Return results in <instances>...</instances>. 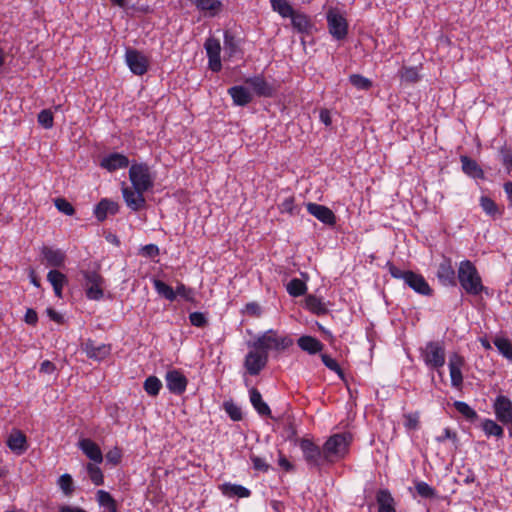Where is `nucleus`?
<instances>
[{"mask_svg":"<svg viewBox=\"0 0 512 512\" xmlns=\"http://www.w3.org/2000/svg\"><path fill=\"white\" fill-rule=\"evenodd\" d=\"M353 435L350 432L334 433L322 445L326 464H335L345 459L350 451Z\"/></svg>","mask_w":512,"mask_h":512,"instance_id":"f257e3e1","label":"nucleus"},{"mask_svg":"<svg viewBox=\"0 0 512 512\" xmlns=\"http://www.w3.org/2000/svg\"><path fill=\"white\" fill-rule=\"evenodd\" d=\"M457 280L468 295H480L485 289L476 266L470 260H463L459 263Z\"/></svg>","mask_w":512,"mask_h":512,"instance_id":"f03ea898","label":"nucleus"},{"mask_svg":"<svg viewBox=\"0 0 512 512\" xmlns=\"http://www.w3.org/2000/svg\"><path fill=\"white\" fill-rule=\"evenodd\" d=\"M387 267L390 275L394 279L402 280L409 288L423 296H430L433 293L432 288L421 275L411 270H402L394 264L388 262Z\"/></svg>","mask_w":512,"mask_h":512,"instance_id":"7ed1b4c3","label":"nucleus"},{"mask_svg":"<svg viewBox=\"0 0 512 512\" xmlns=\"http://www.w3.org/2000/svg\"><path fill=\"white\" fill-rule=\"evenodd\" d=\"M293 345V339L287 335H280L276 330L269 329L262 333L253 343L256 350L267 353L271 350L282 352Z\"/></svg>","mask_w":512,"mask_h":512,"instance_id":"20e7f679","label":"nucleus"},{"mask_svg":"<svg viewBox=\"0 0 512 512\" xmlns=\"http://www.w3.org/2000/svg\"><path fill=\"white\" fill-rule=\"evenodd\" d=\"M420 358L432 370H439L445 365L446 353L443 341H428L419 349Z\"/></svg>","mask_w":512,"mask_h":512,"instance_id":"39448f33","label":"nucleus"},{"mask_svg":"<svg viewBox=\"0 0 512 512\" xmlns=\"http://www.w3.org/2000/svg\"><path fill=\"white\" fill-rule=\"evenodd\" d=\"M129 180L133 188L144 193L154 186V176L146 163H133L129 168Z\"/></svg>","mask_w":512,"mask_h":512,"instance_id":"423d86ee","label":"nucleus"},{"mask_svg":"<svg viewBox=\"0 0 512 512\" xmlns=\"http://www.w3.org/2000/svg\"><path fill=\"white\" fill-rule=\"evenodd\" d=\"M298 444L302 451L303 458L309 467L321 468L326 464L323 447L320 448L313 440L308 438L299 439Z\"/></svg>","mask_w":512,"mask_h":512,"instance_id":"0eeeda50","label":"nucleus"},{"mask_svg":"<svg viewBox=\"0 0 512 512\" xmlns=\"http://www.w3.org/2000/svg\"><path fill=\"white\" fill-rule=\"evenodd\" d=\"M327 27L330 35L338 41L348 35L349 24L345 16L336 8H330L326 13Z\"/></svg>","mask_w":512,"mask_h":512,"instance_id":"6e6552de","label":"nucleus"},{"mask_svg":"<svg viewBox=\"0 0 512 512\" xmlns=\"http://www.w3.org/2000/svg\"><path fill=\"white\" fill-rule=\"evenodd\" d=\"M86 281V296L90 300H100L103 298V277L96 271H87L84 273Z\"/></svg>","mask_w":512,"mask_h":512,"instance_id":"1a4fd4ad","label":"nucleus"},{"mask_svg":"<svg viewBox=\"0 0 512 512\" xmlns=\"http://www.w3.org/2000/svg\"><path fill=\"white\" fill-rule=\"evenodd\" d=\"M268 363V354L259 350L249 351L244 360V367L248 374L258 375Z\"/></svg>","mask_w":512,"mask_h":512,"instance_id":"9d476101","label":"nucleus"},{"mask_svg":"<svg viewBox=\"0 0 512 512\" xmlns=\"http://www.w3.org/2000/svg\"><path fill=\"white\" fill-rule=\"evenodd\" d=\"M465 358L457 352L451 353L449 356L448 367L451 379V385L459 389L463 385L462 369L465 366Z\"/></svg>","mask_w":512,"mask_h":512,"instance_id":"9b49d317","label":"nucleus"},{"mask_svg":"<svg viewBox=\"0 0 512 512\" xmlns=\"http://www.w3.org/2000/svg\"><path fill=\"white\" fill-rule=\"evenodd\" d=\"M126 63L131 72L142 76L148 71L149 61L146 56L136 49H128L125 54Z\"/></svg>","mask_w":512,"mask_h":512,"instance_id":"f8f14e48","label":"nucleus"},{"mask_svg":"<svg viewBox=\"0 0 512 512\" xmlns=\"http://www.w3.org/2000/svg\"><path fill=\"white\" fill-rule=\"evenodd\" d=\"M496 419L503 425L512 424V402L504 395H498L493 404Z\"/></svg>","mask_w":512,"mask_h":512,"instance_id":"ddd939ff","label":"nucleus"},{"mask_svg":"<svg viewBox=\"0 0 512 512\" xmlns=\"http://www.w3.org/2000/svg\"><path fill=\"white\" fill-rule=\"evenodd\" d=\"M166 387L174 395H182L187 388L188 379L178 369H172L165 375Z\"/></svg>","mask_w":512,"mask_h":512,"instance_id":"4468645a","label":"nucleus"},{"mask_svg":"<svg viewBox=\"0 0 512 512\" xmlns=\"http://www.w3.org/2000/svg\"><path fill=\"white\" fill-rule=\"evenodd\" d=\"M82 351L89 359L101 361L107 358L111 353V346L109 344H97L92 339H87L81 344Z\"/></svg>","mask_w":512,"mask_h":512,"instance_id":"2eb2a0df","label":"nucleus"},{"mask_svg":"<svg viewBox=\"0 0 512 512\" xmlns=\"http://www.w3.org/2000/svg\"><path fill=\"white\" fill-rule=\"evenodd\" d=\"M123 199L126 205L134 212L140 211L145 208L146 199L144 192L136 190L133 187H128L123 183L121 188Z\"/></svg>","mask_w":512,"mask_h":512,"instance_id":"dca6fc26","label":"nucleus"},{"mask_svg":"<svg viewBox=\"0 0 512 512\" xmlns=\"http://www.w3.org/2000/svg\"><path fill=\"white\" fill-rule=\"evenodd\" d=\"M307 212L314 216L317 220L328 226H334L336 224V215L327 206L309 202L306 204Z\"/></svg>","mask_w":512,"mask_h":512,"instance_id":"f3484780","label":"nucleus"},{"mask_svg":"<svg viewBox=\"0 0 512 512\" xmlns=\"http://www.w3.org/2000/svg\"><path fill=\"white\" fill-rule=\"evenodd\" d=\"M245 83L253 89L258 97L269 98L276 92V88L271 83L267 82L263 75L246 78Z\"/></svg>","mask_w":512,"mask_h":512,"instance_id":"a211bd4d","label":"nucleus"},{"mask_svg":"<svg viewBox=\"0 0 512 512\" xmlns=\"http://www.w3.org/2000/svg\"><path fill=\"white\" fill-rule=\"evenodd\" d=\"M129 159L124 154L113 152L103 157L99 163L100 167L108 172H114L129 166Z\"/></svg>","mask_w":512,"mask_h":512,"instance_id":"6ab92c4d","label":"nucleus"},{"mask_svg":"<svg viewBox=\"0 0 512 512\" xmlns=\"http://www.w3.org/2000/svg\"><path fill=\"white\" fill-rule=\"evenodd\" d=\"M437 278L444 286H456V273L450 258L444 257L438 266Z\"/></svg>","mask_w":512,"mask_h":512,"instance_id":"aec40b11","label":"nucleus"},{"mask_svg":"<svg viewBox=\"0 0 512 512\" xmlns=\"http://www.w3.org/2000/svg\"><path fill=\"white\" fill-rule=\"evenodd\" d=\"M291 25L297 33L302 35H311L315 27L311 17L299 10L291 18Z\"/></svg>","mask_w":512,"mask_h":512,"instance_id":"412c9836","label":"nucleus"},{"mask_svg":"<svg viewBox=\"0 0 512 512\" xmlns=\"http://www.w3.org/2000/svg\"><path fill=\"white\" fill-rule=\"evenodd\" d=\"M120 206L116 201L109 198H102L94 208V216L99 222L106 220L108 215H116Z\"/></svg>","mask_w":512,"mask_h":512,"instance_id":"4be33fe9","label":"nucleus"},{"mask_svg":"<svg viewBox=\"0 0 512 512\" xmlns=\"http://www.w3.org/2000/svg\"><path fill=\"white\" fill-rule=\"evenodd\" d=\"M196 9L204 14L205 17L214 18L223 10L221 0H190Z\"/></svg>","mask_w":512,"mask_h":512,"instance_id":"5701e85b","label":"nucleus"},{"mask_svg":"<svg viewBox=\"0 0 512 512\" xmlns=\"http://www.w3.org/2000/svg\"><path fill=\"white\" fill-rule=\"evenodd\" d=\"M81 451L91 460L93 463L101 464L103 462V454L97 443L89 438L81 439L78 443Z\"/></svg>","mask_w":512,"mask_h":512,"instance_id":"b1692460","label":"nucleus"},{"mask_svg":"<svg viewBox=\"0 0 512 512\" xmlns=\"http://www.w3.org/2000/svg\"><path fill=\"white\" fill-rule=\"evenodd\" d=\"M41 255L48 266L60 267L65 261L64 252L49 246H43L41 248Z\"/></svg>","mask_w":512,"mask_h":512,"instance_id":"393cba45","label":"nucleus"},{"mask_svg":"<svg viewBox=\"0 0 512 512\" xmlns=\"http://www.w3.org/2000/svg\"><path fill=\"white\" fill-rule=\"evenodd\" d=\"M228 94L236 106H246L252 101V95L244 86L236 85L228 89Z\"/></svg>","mask_w":512,"mask_h":512,"instance_id":"a878e982","label":"nucleus"},{"mask_svg":"<svg viewBox=\"0 0 512 512\" xmlns=\"http://www.w3.org/2000/svg\"><path fill=\"white\" fill-rule=\"evenodd\" d=\"M6 443L7 446L16 454L23 453L28 447L26 436L20 430H13Z\"/></svg>","mask_w":512,"mask_h":512,"instance_id":"bb28decb","label":"nucleus"},{"mask_svg":"<svg viewBox=\"0 0 512 512\" xmlns=\"http://www.w3.org/2000/svg\"><path fill=\"white\" fill-rule=\"evenodd\" d=\"M249 396L253 408L260 416L272 417L270 407L265 401H263L262 395L257 388H251L249 391Z\"/></svg>","mask_w":512,"mask_h":512,"instance_id":"cd10ccee","label":"nucleus"},{"mask_svg":"<svg viewBox=\"0 0 512 512\" xmlns=\"http://www.w3.org/2000/svg\"><path fill=\"white\" fill-rule=\"evenodd\" d=\"M378 512H396L395 500L387 489H380L376 493Z\"/></svg>","mask_w":512,"mask_h":512,"instance_id":"c85d7f7f","label":"nucleus"},{"mask_svg":"<svg viewBox=\"0 0 512 512\" xmlns=\"http://www.w3.org/2000/svg\"><path fill=\"white\" fill-rule=\"evenodd\" d=\"M460 161L462 164V170L467 176L474 179L484 178V171L475 160L466 155H462L460 157Z\"/></svg>","mask_w":512,"mask_h":512,"instance_id":"c756f323","label":"nucleus"},{"mask_svg":"<svg viewBox=\"0 0 512 512\" xmlns=\"http://www.w3.org/2000/svg\"><path fill=\"white\" fill-rule=\"evenodd\" d=\"M297 344L303 351L314 355L323 350V343L315 337L304 335L297 340Z\"/></svg>","mask_w":512,"mask_h":512,"instance_id":"7c9ffc66","label":"nucleus"},{"mask_svg":"<svg viewBox=\"0 0 512 512\" xmlns=\"http://www.w3.org/2000/svg\"><path fill=\"white\" fill-rule=\"evenodd\" d=\"M96 501L99 506L103 508V512H118L117 501L109 492L105 490H98L96 492Z\"/></svg>","mask_w":512,"mask_h":512,"instance_id":"2f4dec72","label":"nucleus"},{"mask_svg":"<svg viewBox=\"0 0 512 512\" xmlns=\"http://www.w3.org/2000/svg\"><path fill=\"white\" fill-rule=\"evenodd\" d=\"M47 280L52 285L54 293L57 297H62V289L67 283V277L59 270H50L47 274Z\"/></svg>","mask_w":512,"mask_h":512,"instance_id":"473e14b6","label":"nucleus"},{"mask_svg":"<svg viewBox=\"0 0 512 512\" xmlns=\"http://www.w3.org/2000/svg\"><path fill=\"white\" fill-rule=\"evenodd\" d=\"M221 492L228 497L237 496L239 498H248L251 496V491L239 484L224 483L220 486Z\"/></svg>","mask_w":512,"mask_h":512,"instance_id":"72a5a7b5","label":"nucleus"},{"mask_svg":"<svg viewBox=\"0 0 512 512\" xmlns=\"http://www.w3.org/2000/svg\"><path fill=\"white\" fill-rule=\"evenodd\" d=\"M271 9L282 18H292L297 10L287 0H270Z\"/></svg>","mask_w":512,"mask_h":512,"instance_id":"f704fd0d","label":"nucleus"},{"mask_svg":"<svg viewBox=\"0 0 512 512\" xmlns=\"http://www.w3.org/2000/svg\"><path fill=\"white\" fill-rule=\"evenodd\" d=\"M305 304L306 308L315 315L321 316L328 313L326 304L315 295H308Z\"/></svg>","mask_w":512,"mask_h":512,"instance_id":"c9c22d12","label":"nucleus"},{"mask_svg":"<svg viewBox=\"0 0 512 512\" xmlns=\"http://www.w3.org/2000/svg\"><path fill=\"white\" fill-rule=\"evenodd\" d=\"M481 427L488 437L495 436L497 438H502L504 435V429L492 419H484Z\"/></svg>","mask_w":512,"mask_h":512,"instance_id":"e433bc0d","label":"nucleus"},{"mask_svg":"<svg viewBox=\"0 0 512 512\" xmlns=\"http://www.w3.org/2000/svg\"><path fill=\"white\" fill-rule=\"evenodd\" d=\"M399 77L401 81L409 84L417 83L420 80L418 68L412 66H403L399 70Z\"/></svg>","mask_w":512,"mask_h":512,"instance_id":"4c0bfd02","label":"nucleus"},{"mask_svg":"<svg viewBox=\"0 0 512 512\" xmlns=\"http://www.w3.org/2000/svg\"><path fill=\"white\" fill-rule=\"evenodd\" d=\"M86 472L91 482L100 486L104 484V475L101 468L96 463H87Z\"/></svg>","mask_w":512,"mask_h":512,"instance_id":"58836bf2","label":"nucleus"},{"mask_svg":"<svg viewBox=\"0 0 512 512\" xmlns=\"http://www.w3.org/2000/svg\"><path fill=\"white\" fill-rule=\"evenodd\" d=\"M453 406L466 420L470 422H474L478 418L477 412L466 402L455 401Z\"/></svg>","mask_w":512,"mask_h":512,"instance_id":"ea45409f","label":"nucleus"},{"mask_svg":"<svg viewBox=\"0 0 512 512\" xmlns=\"http://www.w3.org/2000/svg\"><path fill=\"white\" fill-rule=\"evenodd\" d=\"M144 390L150 396H157L162 388L161 380L156 376H149L144 381Z\"/></svg>","mask_w":512,"mask_h":512,"instance_id":"a19ab883","label":"nucleus"},{"mask_svg":"<svg viewBox=\"0 0 512 512\" xmlns=\"http://www.w3.org/2000/svg\"><path fill=\"white\" fill-rule=\"evenodd\" d=\"M307 286L305 282H303L299 278H293L290 280V282L287 284V292L290 296L293 297H299L306 293Z\"/></svg>","mask_w":512,"mask_h":512,"instance_id":"79ce46f5","label":"nucleus"},{"mask_svg":"<svg viewBox=\"0 0 512 512\" xmlns=\"http://www.w3.org/2000/svg\"><path fill=\"white\" fill-rule=\"evenodd\" d=\"M155 290L158 292V294L162 295L165 299L169 301H174L176 299V293L175 290L163 282L162 280H154L153 282Z\"/></svg>","mask_w":512,"mask_h":512,"instance_id":"37998d69","label":"nucleus"},{"mask_svg":"<svg viewBox=\"0 0 512 512\" xmlns=\"http://www.w3.org/2000/svg\"><path fill=\"white\" fill-rule=\"evenodd\" d=\"M204 48L208 58H220L221 45L220 41L214 37H209L204 43Z\"/></svg>","mask_w":512,"mask_h":512,"instance_id":"c03bdc74","label":"nucleus"},{"mask_svg":"<svg viewBox=\"0 0 512 512\" xmlns=\"http://www.w3.org/2000/svg\"><path fill=\"white\" fill-rule=\"evenodd\" d=\"M493 343L506 359L512 361V343L507 338L496 337Z\"/></svg>","mask_w":512,"mask_h":512,"instance_id":"a18cd8bd","label":"nucleus"},{"mask_svg":"<svg viewBox=\"0 0 512 512\" xmlns=\"http://www.w3.org/2000/svg\"><path fill=\"white\" fill-rule=\"evenodd\" d=\"M58 484L65 496H71L75 490L74 481L70 474H62L58 479Z\"/></svg>","mask_w":512,"mask_h":512,"instance_id":"49530a36","label":"nucleus"},{"mask_svg":"<svg viewBox=\"0 0 512 512\" xmlns=\"http://www.w3.org/2000/svg\"><path fill=\"white\" fill-rule=\"evenodd\" d=\"M415 489L418 495L425 499H433L437 496L436 490L424 481L416 482Z\"/></svg>","mask_w":512,"mask_h":512,"instance_id":"de8ad7c7","label":"nucleus"},{"mask_svg":"<svg viewBox=\"0 0 512 512\" xmlns=\"http://www.w3.org/2000/svg\"><path fill=\"white\" fill-rule=\"evenodd\" d=\"M350 83L358 90H369L372 87V81L360 74H352L349 77Z\"/></svg>","mask_w":512,"mask_h":512,"instance_id":"09e8293b","label":"nucleus"},{"mask_svg":"<svg viewBox=\"0 0 512 512\" xmlns=\"http://www.w3.org/2000/svg\"><path fill=\"white\" fill-rule=\"evenodd\" d=\"M38 123L45 129H50L54 124V116L50 109H43L37 116Z\"/></svg>","mask_w":512,"mask_h":512,"instance_id":"8fccbe9b","label":"nucleus"},{"mask_svg":"<svg viewBox=\"0 0 512 512\" xmlns=\"http://www.w3.org/2000/svg\"><path fill=\"white\" fill-rule=\"evenodd\" d=\"M224 47L230 56H233L239 48L236 37L229 31L224 32Z\"/></svg>","mask_w":512,"mask_h":512,"instance_id":"3c124183","label":"nucleus"},{"mask_svg":"<svg viewBox=\"0 0 512 512\" xmlns=\"http://www.w3.org/2000/svg\"><path fill=\"white\" fill-rule=\"evenodd\" d=\"M55 207L65 215L72 216L75 213V209L73 205L67 201L65 198H56Z\"/></svg>","mask_w":512,"mask_h":512,"instance_id":"603ef678","label":"nucleus"},{"mask_svg":"<svg viewBox=\"0 0 512 512\" xmlns=\"http://www.w3.org/2000/svg\"><path fill=\"white\" fill-rule=\"evenodd\" d=\"M278 209H279L280 213H287L289 215H294L295 209H296L294 196H289V197L285 198L278 205Z\"/></svg>","mask_w":512,"mask_h":512,"instance_id":"864d4df0","label":"nucleus"},{"mask_svg":"<svg viewBox=\"0 0 512 512\" xmlns=\"http://www.w3.org/2000/svg\"><path fill=\"white\" fill-rule=\"evenodd\" d=\"M323 364L331 371L336 372L339 376H343V371L338 362L328 354H321Z\"/></svg>","mask_w":512,"mask_h":512,"instance_id":"5fc2aeb1","label":"nucleus"},{"mask_svg":"<svg viewBox=\"0 0 512 512\" xmlns=\"http://www.w3.org/2000/svg\"><path fill=\"white\" fill-rule=\"evenodd\" d=\"M480 205L483 211L490 216H494L498 212L496 203L489 197L482 196L480 199Z\"/></svg>","mask_w":512,"mask_h":512,"instance_id":"6e6d98bb","label":"nucleus"},{"mask_svg":"<svg viewBox=\"0 0 512 512\" xmlns=\"http://www.w3.org/2000/svg\"><path fill=\"white\" fill-rule=\"evenodd\" d=\"M435 440L438 442V443H443L445 442L446 440H450L452 441L456 446L459 442V439H458V435L456 433V431L450 429L449 427H446L444 428L443 430V433L439 436H436L435 437Z\"/></svg>","mask_w":512,"mask_h":512,"instance_id":"4d7b16f0","label":"nucleus"},{"mask_svg":"<svg viewBox=\"0 0 512 512\" xmlns=\"http://www.w3.org/2000/svg\"><path fill=\"white\" fill-rule=\"evenodd\" d=\"M189 321L191 325L202 328L208 323L206 316L201 312H192L189 314Z\"/></svg>","mask_w":512,"mask_h":512,"instance_id":"13d9d810","label":"nucleus"},{"mask_svg":"<svg viewBox=\"0 0 512 512\" xmlns=\"http://www.w3.org/2000/svg\"><path fill=\"white\" fill-rule=\"evenodd\" d=\"M224 408H225L226 413L229 415V417L233 421L242 420V417H243L242 411L237 405H235L233 403H226Z\"/></svg>","mask_w":512,"mask_h":512,"instance_id":"bf43d9fd","label":"nucleus"},{"mask_svg":"<svg viewBox=\"0 0 512 512\" xmlns=\"http://www.w3.org/2000/svg\"><path fill=\"white\" fill-rule=\"evenodd\" d=\"M250 460L252 462L253 468L257 471L268 472L270 469V465L265 461V459L259 456L251 454Z\"/></svg>","mask_w":512,"mask_h":512,"instance_id":"052dcab7","label":"nucleus"},{"mask_svg":"<svg viewBox=\"0 0 512 512\" xmlns=\"http://www.w3.org/2000/svg\"><path fill=\"white\" fill-rule=\"evenodd\" d=\"M106 460L108 463L113 465H118L121 462L122 459V452L118 447H115L111 450H109L106 455Z\"/></svg>","mask_w":512,"mask_h":512,"instance_id":"680f3d73","label":"nucleus"},{"mask_svg":"<svg viewBox=\"0 0 512 512\" xmlns=\"http://www.w3.org/2000/svg\"><path fill=\"white\" fill-rule=\"evenodd\" d=\"M140 254L144 257L155 258L160 254V250L156 244H147L141 248Z\"/></svg>","mask_w":512,"mask_h":512,"instance_id":"e2e57ef3","label":"nucleus"},{"mask_svg":"<svg viewBox=\"0 0 512 512\" xmlns=\"http://www.w3.org/2000/svg\"><path fill=\"white\" fill-rule=\"evenodd\" d=\"M175 293L176 297L180 296L187 301H190L193 298V290L189 287H186L183 283H178Z\"/></svg>","mask_w":512,"mask_h":512,"instance_id":"0e129e2a","label":"nucleus"},{"mask_svg":"<svg viewBox=\"0 0 512 512\" xmlns=\"http://www.w3.org/2000/svg\"><path fill=\"white\" fill-rule=\"evenodd\" d=\"M501 155L503 166L505 167L507 173H510L512 171V151L509 149H502Z\"/></svg>","mask_w":512,"mask_h":512,"instance_id":"69168bd1","label":"nucleus"},{"mask_svg":"<svg viewBox=\"0 0 512 512\" xmlns=\"http://www.w3.org/2000/svg\"><path fill=\"white\" fill-rule=\"evenodd\" d=\"M404 425L409 430H416L419 426V416L417 414L405 415Z\"/></svg>","mask_w":512,"mask_h":512,"instance_id":"338daca9","label":"nucleus"},{"mask_svg":"<svg viewBox=\"0 0 512 512\" xmlns=\"http://www.w3.org/2000/svg\"><path fill=\"white\" fill-rule=\"evenodd\" d=\"M278 465L286 472H292L295 468L294 465L281 452L279 453Z\"/></svg>","mask_w":512,"mask_h":512,"instance_id":"774afa93","label":"nucleus"}]
</instances>
